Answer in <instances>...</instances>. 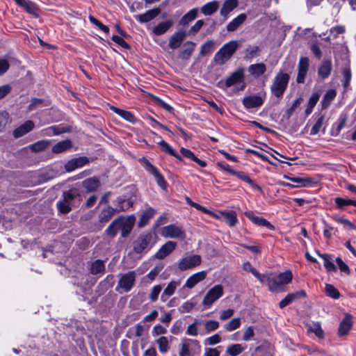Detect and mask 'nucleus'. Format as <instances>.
<instances>
[{"label":"nucleus","mask_w":356,"mask_h":356,"mask_svg":"<svg viewBox=\"0 0 356 356\" xmlns=\"http://www.w3.org/2000/svg\"><path fill=\"white\" fill-rule=\"evenodd\" d=\"M136 277V271H129L122 275L118 281V287L122 289L124 292H129L135 284Z\"/></svg>","instance_id":"nucleus-9"},{"label":"nucleus","mask_w":356,"mask_h":356,"mask_svg":"<svg viewBox=\"0 0 356 356\" xmlns=\"http://www.w3.org/2000/svg\"><path fill=\"white\" fill-rule=\"evenodd\" d=\"M172 25L173 21L170 19L160 22L152 29V32L156 35H163L170 29Z\"/></svg>","instance_id":"nucleus-28"},{"label":"nucleus","mask_w":356,"mask_h":356,"mask_svg":"<svg viewBox=\"0 0 356 356\" xmlns=\"http://www.w3.org/2000/svg\"><path fill=\"white\" fill-rule=\"evenodd\" d=\"M135 222L134 216H122V236L127 237L131 231Z\"/></svg>","instance_id":"nucleus-24"},{"label":"nucleus","mask_w":356,"mask_h":356,"mask_svg":"<svg viewBox=\"0 0 356 356\" xmlns=\"http://www.w3.org/2000/svg\"><path fill=\"white\" fill-rule=\"evenodd\" d=\"M232 175H234L241 180L248 183L252 188H256L259 191H261V188L257 184H256L245 172L234 170V172H232Z\"/></svg>","instance_id":"nucleus-39"},{"label":"nucleus","mask_w":356,"mask_h":356,"mask_svg":"<svg viewBox=\"0 0 356 356\" xmlns=\"http://www.w3.org/2000/svg\"><path fill=\"white\" fill-rule=\"evenodd\" d=\"M245 215L255 225L270 228L273 227V226L268 221H267L266 219L263 218L255 216L254 213L251 211H246L245 213Z\"/></svg>","instance_id":"nucleus-32"},{"label":"nucleus","mask_w":356,"mask_h":356,"mask_svg":"<svg viewBox=\"0 0 356 356\" xmlns=\"http://www.w3.org/2000/svg\"><path fill=\"white\" fill-rule=\"evenodd\" d=\"M238 5V0H225L220 9V15L226 20L229 14L234 10Z\"/></svg>","instance_id":"nucleus-22"},{"label":"nucleus","mask_w":356,"mask_h":356,"mask_svg":"<svg viewBox=\"0 0 356 356\" xmlns=\"http://www.w3.org/2000/svg\"><path fill=\"white\" fill-rule=\"evenodd\" d=\"M218 327L219 323L216 321L209 320L204 323V328L208 333L217 330Z\"/></svg>","instance_id":"nucleus-62"},{"label":"nucleus","mask_w":356,"mask_h":356,"mask_svg":"<svg viewBox=\"0 0 356 356\" xmlns=\"http://www.w3.org/2000/svg\"><path fill=\"white\" fill-rule=\"evenodd\" d=\"M19 6L24 8L26 12L31 15H37V6L34 3H33L30 0H24Z\"/></svg>","instance_id":"nucleus-49"},{"label":"nucleus","mask_w":356,"mask_h":356,"mask_svg":"<svg viewBox=\"0 0 356 356\" xmlns=\"http://www.w3.org/2000/svg\"><path fill=\"white\" fill-rule=\"evenodd\" d=\"M318 255L324 261V266L328 272L337 271V267L333 263V257L328 254H321L318 252Z\"/></svg>","instance_id":"nucleus-34"},{"label":"nucleus","mask_w":356,"mask_h":356,"mask_svg":"<svg viewBox=\"0 0 356 356\" xmlns=\"http://www.w3.org/2000/svg\"><path fill=\"white\" fill-rule=\"evenodd\" d=\"M259 48L255 45H250L245 49V57L248 59L254 58L259 55Z\"/></svg>","instance_id":"nucleus-57"},{"label":"nucleus","mask_w":356,"mask_h":356,"mask_svg":"<svg viewBox=\"0 0 356 356\" xmlns=\"http://www.w3.org/2000/svg\"><path fill=\"white\" fill-rule=\"evenodd\" d=\"M143 168L150 174L154 176L158 185L162 188H165L166 186L165 180L163 176L160 173L157 168L152 164L147 159L143 158L141 160Z\"/></svg>","instance_id":"nucleus-8"},{"label":"nucleus","mask_w":356,"mask_h":356,"mask_svg":"<svg viewBox=\"0 0 356 356\" xmlns=\"http://www.w3.org/2000/svg\"><path fill=\"white\" fill-rule=\"evenodd\" d=\"M263 103L264 98L259 95L245 97L243 99V104L248 109L259 107Z\"/></svg>","instance_id":"nucleus-15"},{"label":"nucleus","mask_w":356,"mask_h":356,"mask_svg":"<svg viewBox=\"0 0 356 356\" xmlns=\"http://www.w3.org/2000/svg\"><path fill=\"white\" fill-rule=\"evenodd\" d=\"M343 76V87L347 88L349 85L352 77L350 67L349 66L345 67L342 70Z\"/></svg>","instance_id":"nucleus-56"},{"label":"nucleus","mask_w":356,"mask_h":356,"mask_svg":"<svg viewBox=\"0 0 356 356\" xmlns=\"http://www.w3.org/2000/svg\"><path fill=\"white\" fill-rule=\"evenodd\" d=\"M245 347L242 346L241 344L236 343L230 346H228L226 352L230 356H237L240 355L244 350Z\"/></svg>","instance_id":"nucleus-47"},{"label":"nucleus","mask_w":356,"mask_h":356,"mask_svg":"<svg viewBox=\"0 0 356 356\" xmlns=\"http://www.w3.org/2000/svg\"><path fill=\"white\" fill-rule=\"evenodd\" d=\"M167 333V328L160 324H156L154 326L152 330V336H159Z\"/></svg>","instance_id":"nucleus-64"},{"label":"nucleus","mask_w":356,"mask_h":356,"mask_svg":"<svg viewBox=\"0 0 356 356\" xmlns=\"http://www.w3.org/2000/svg\"><path fill=\"white\" fill-rule=\"evenodd\" d=\"M111 109L114 113H115L116 114H118V115L122 117L123 119H124L125 120H127L129 122H131V123H135L136 118H135L134 115L131 112L118 108L115 106H112L111 108Z\"/></svg>","instance_id":"nucleus-40"},{"label":"nucleus","mask_w":356,"mask_h":356,"mask_svg":"<svg viewBox=\"0 0 356 356\" xmlns=\"http://www.w3.org/2000/svg\"><path fill=\"white\" fill-rule=\"evenodd\" d=\"M319 98L320 95L318 92H315L311 96L309 100L307 108L305 110V113L307 115H309L312 112L313 108L316 106Z\"/></svg>","instance_id":"nucleus-53"},{"label":"nucleus","mask_w":356,"mask_h":356,"mask_svg":"<svg viewBox=\"0 0 356 356\" xmlns=\"http://www.w3.org/2000/svg\"><path fill=\"white\" fill-rule=\"evenodd\" d=\"M266 71V67L265 64L260 63L257 64H253L249 66L248 72L252 76L259 77Z\"/></svg>","instance_id":"nucleus-37"},{"label":"nucleus","mask_w":356,"mask_h":356,"mask_svg":"<svg viewBox=\"0 0 356 356\" xmlns=\"http://www.w3.org/2000/svg\"><path fill=\"white\" fill-rule=\"evenodd\" d=\"M100 186V182L97 177H90L83 181V186L88 191H95Z\"/></svg>","instance_id":"nucleus-33"},{"label":"nucleus","mask_w":356,"mask_h":356,"mask_svg":"<svg viewBox=\"0 0 356 356\" xmlns=\"http://www.w3.org/2000/svg\"><path fill=\"white\" fill-rule=\"evenodd\" d=\"M49 145L47 140H40L29 146L30 149L33 152H39L46 149Z\"/></svg>","instance_id":"nucleus-46"},{"label":"nucleus","mask_w":356,"mask_h":356,"mask_svg":"<svg viewBox=\"0 0 356 356\" xmlns=\"http://www.w3.org/2000/svg\"><path fill=\"white\" fill-rule=\"evenodd\" d=\"M152 234L147 233L140 235L134 243V250L136 253L147 251L152 248Z\"/></svg>","instance_id":"nucleus-7"},{"label":"nucleus","mask_w":356,"mask_h":356,"mask_svg":"<svg viewBox=\"0 0 356 356\" xmlns=\"http://www.w3.org/2000/svg\"><path fill=\"white\" fill-rule=\"evenodd\" d=\"M181 284L180 281H171L166 288L163 290V293L161 296V300L163 302H165L168 297L172 296L177 289Z\"/></svg>","instance_id":"nucleus-30"},{"label":"nucleus","mask_w":356,"mask_h":356,"mask_svg":"<svg viewBox=\"0 0 356 356\" xmlns=\"http://www.w3.org/2000/svg\"><path fill=\"white\" fill-rule=\"evenodd\" d=\"M241 321L239 318H234L228 323H225L223 327L227 332H232L241 326Z\"/></svg>","instance_id":"nucleus-48"},{"label":"nucleus","mask_w":356,"mask_h":356,"mask_svg":"<svg viewBox=\"0 0 356 356\" xmlns=\"http://www.w3.org/2000/svg\"><path fill=\"white\" fill-rule=\"evenodd\" d=\"M34 128V123L31 120L26 121L18 128L15 129L13 131V136L15 138H19L24 134H27Z\"/></svg>","instance_id":"nucleus-25"},{"label":"nucleus","mask_w":356,"mask_h":356,"mask_svg":"<svg viewBox=\"0 0 356 356\" xmlns=\"http://www.w3.org/2000/svg\"><path fill=\"white\" fill-rule=\"evenodd\" d=\"M77 195L76 191H65L63 194V199L59 200L57 204V209L62 213H67L72 210L74 198Z\"/></svg>","instance_id":"nucleus-5"},{"label":"nucleus","mask_w":356,"mask_h":356,"mask_svg":"<svg viewBox=\"0 0 356 356\" xmlns=\"http://www.w3.org/2000/svg\"><path fill=\"white\" fill-rule=\"evenodd\" d=\"M202 262V258L198 254L186 256L181 259L179 263V268L184 271L199 266Z\"/></svg>","instance_id":"nucleus-11"},{"label":"nucleus","mask_w":356,"mask_h":356,"mask_svg":"<svg viewBox=\"0 0 356 356\" xmlns=\"http://www.w3.org/2000/svg\"><path fill=\"white\" fill-rule=\"evenodd\" d=\"M352 318L351 316L349 314H346L345 318L342 320V321L340 323L339 329H338V334L339 336H343L348 334V332L350 331V330L352 327Z\"/></svg>","instance_id":"nucleus-27"},{"label":"nucleus","mask_w":356,"mask_h":356,"mask_svg":"<svg viewBox=\"0 0 356 356\" xmlns=\"http://www.w3.org/2000/svg\"><path fill=\"white\" fill-rule=\"evenodd\" d=\"M161 289L162 288L161 285H155L152 288L149 295V298L152 302H154L158 300V297L161 291Z\"/></svg>","instance_id":"nucleus-59"},{"label":"nucleus","mask_w":356,"mask_h":356,"mask_svg":"<svg viewBox=\"0 0 356 356\" xmlns=\"http://www.w3.org/2000/svg\"><path fill=\"white\" fill-rule=\"evenodd\" d=\"M88 18H89L90 22L92 24L97 26L102 31H104L106 33H108L109 32V28L108 26H106V25L103 24L100 21L97 19L95 17H94L92 15H90Z\"/></svg>","instance_id":"nucleus-61"},{"label":"nucleus","mask_w":356,"mask_h":356,"mask_svg":"<svg viewBox=\"0 0 356 356\" xmlns=\"http://www.w3.org/2000/svg\"><path fill=\"white\" fill-rule=\"evenodd\" d=\"M334 202L339 209H343L348 205L356 207V200L348 198L336 197L334 199Z\"/></svg>","instance_id":"nucleus-50"},{"label":"nucleus","mask_w":356,"mask_h":356,"mask_svg":"<svg viewBox=\"0 0 356 356\" xmlns=\"http://www.w3.org/2000/svg\"><path fill=\"white\" fill-rule=\"evenodd\" d=\"M156 143L158 145L161 146L163 152L181 160V156L179 154H177V152L172 149V147L163 139H161L160 141H157Z\"/></svg>","instance_id":"nucleus-44"},{"label":"nucleus","mask_w":356,"mask_h":356,"mask_svg":"<svg viewBox=\"0 0 356 356\" xmlns=\"http://www.w3.org/2000/svg\"><path fill=\"white\" fill-rule=\"evenodd\" d=\"M46 106H47V104L45 103V102L42 99L33 98L31 100V103L28 106V110L29 111H32L38 108H41V107Z\"/></svg>","instance_id":"nucleus-54"},{"label":"nucleus","mask_w":356,"mask_h":356,"mask_svg":"<svg viewBox=\"0 0 356 356\" xmlns=\"http://www.w3.org/2000/svg\"><path fill=\"white\" fill-rule=\"evenodd\" d=\"M332 70V63L330 59H324L318 70L319 76L325 79L327 78Z\"/></svg>","instance_id":"nucleus-23"},{"label":"nucleus","mask_w":356,"mask_h":356,"mask_svg":"<svg viewBox=\"0 0 356 356\" xmlns=\"http://www.w3.org/2000/svg\"><path fill=\"white\" fill-rule=\"evenodd\" d=\"M89 163V159L86 156H80L68 161L65 165L67 172H72L76 168H81Z\"/></svg>","instance_id":"nucleus-14"},{"label":"nucleus","mask_w":356,"mask_h":356,"mask_svg":"<svg viewBox=\"0 0 356 356\" xmlns=\"http://www.w3.org/2000/svg\"><path fill=\"white\" fill-rule=\"evenodd\" d=\"M155 210L152 208H147L141 215L140 218L138 221V226L142 227L145 226L149 220L154 216Z\"/></svg>","instance_id":"nucleus-38"},{"label":"nucleus","mask_w":356,"mask_h":356,"mask_svg":"<svg viewBox=\"0 0 356 356\" xmlns=\"http://www.w3.org/2000/svg\"><path fill=\"white\" fill-rule=\"evenodd\" d=\"M195 305L196 302L193 301L192 300H190L183 303L181 306L179 308V310L181 313L189 312L193 309V307Z\"/></svg>","instance_id":"nucleus-60"},{"label":"nucleus","mask_w":356,"mask_h":356,"mask_svg":"<svg viewBox=\"0 0 356 356\" xmlns=\"http://www.w3.org/2000/svg\"><path fill=\"white\" fill-rule=\"evenodd\" d=\"M213 45V40H207L201 46L200 54L202 56H205L211 52Z\"/></svg>","instance_id":"nucleus-58"},{"label":"nucleus","mask_w":356,"mask_h":356,"mask_svg":"<svg viewBox=\"0 0 356 356\" xmlns=\"http://www.w3.org/2000/svg\"><path fill=\"white\" fill-rule=\"evenodd\" d=\"M238 47L239 43L236 40L225 43L214 55L213 61L219 65L225 64L234 54Z\"/></svg>","instance_id":"nucleus-1"},{"label":"nucleus","mask_w":356,"mask_h":356,"mask_svg":"<svg viewBox=\"0 0 356 356\" xmlns=\"http://www.w3.org/2000/svg\"><path fill=\"white\" fill-rule=\"evenodd\" d=\"M337 92L335 90H328L325 94L323 99L321 102L322 108L324 109L327 108L330 106V103L335 98Z\"/></svg>","instance_id":"nucleus-42"},{"label":"nucleus","mask_w":356,"mask_h":356,"mask_svg":"<svg viewBox=\"0 0 356 356\" xmlns=\"http://www.w3.org/2000/svg\"><path fill=\"white\" fill-rule=\"evenodd\" d=\"M221 216L225 222L231 227L234 226L237 222L236 216L234 212H224Z\"/></svg>","instance_id":"nucleus-51"},{"label":"nucleus","mask_w":356,"mask_h":356,"mask_svg":"<svg viewBox=\"0 0 356 356\" xmlns=\"http://www.w3.org/2000/svg\"><path fill=\"white\" fill-rule=\"evenodd\" d=\"M221 337L218 334H216L211 337L207 338L204 341L205 345L214 346L221 341Z\"/></svg>","instance_id":"nucleus-63"},{"label":"nucleus","mask_w":356,"mask_h":356,"mask_svg":"<svg viewBox=\"0 0 356 356\" xmlns=\"http://www.w3.org/2000/svg\"><path fill=\"white\" fill-rule=\"evenodd\" d=\"M309 66V60L307 57H300L298 63V72L296 81L299 83L305 82Z\"/></svg>","instance_id":"nucleus-13"},{"label":"nucleus","mask_w":356,"mask_h":356,"mask_svg":"<svg viewBox=\"0 0 356 356\" xmlns=\"http://www.w3.org/2000/svg\"><path fill=\"white\" fill-rule=\"evenodd\" d=\"M289 76L286 73L279 72L275 77L270 87L271 92L277 97L283 95L288 86Z\"/></svg>","instance_id":"nucleus-2"},{"label":"nucleus","mask_w":356,"mask_h":356,"mask_svg":"<svg viewBox=\"0 0 356 356\" xmlns=\"http://www.w3.org/2000/svg\"><path fill=\"white\" fill-rule=\"evenodd\" d=\"M188 33L184 30L174 33L169 38L168 46L171 49H178L186 39Z\"/></svg>","instance_id":"nucleus-12"},{"label":"nucleus","mask_w":356,"mask_h":356,"mask_svg":"<svg viewBox=\"0 0 356 356\" xmlns=\"http://www.w3.org/2000/svg\"><path fill=\"white\" fill-rule=\"evenodd\" d=\"M325 292L326 295L333 299H339L340 297V293L339 291L332 284H326L325 286Z\"/></svg>","instance_id":"nucleus-52"},{"label":"nucleus","mask_w":356,"mask_h":356,"mask_svg":"<svg viewBox=\"0 0 356 356\" xmlns=\"http://www.w3.org/2000/svg\"><path fill=\"white\" fill-rule=\"evenodd\" d=\"M244 78L243 72L242 70H238L233 72L229 77H227L225 81L224 84L226 88H229L238 83H241L243 81ZM221 83H223L222 81Z\"/></svg>","instance_id":"nucleus-18"},{"label":"nucleus","mask_w":356,"mask_h":356,"mask_svg":"<svg viewBox=\"0 0 356 356\" xmlns=\"http://www.w3.org/2000/svg\"><path fill=\"white\" fill-rule=\"evenodd\" d=\"M197 9H192L186 14H185L179 21V24L181 26H185L189 22L194 20L197 17Z\"/></svg>","instance_id":"nucleus-43"},{"label":"nucleus","mask_w":356,"mask_h":356,"mask_svg":"<svg viewBox=\"0 0 356 356\" xmlns=\"http://www.w3.org/2000/svg\"><path fill=\"white\" fill-rule=\"evenodd\" d=\"M196 44L191 41H187L184 44V49L179 51V56L183 60L188 59L192 55Z\"/></svg>","instance_id":"nucleus-29"},{"label":"nucleus","mask_w":356,"mask_h":356,"mask_svg":"<svg viewBox=\"0 0 356 356\" xmlns=\"http://www.w3.org/2000/svg\"><path fill=\"white\" fill-rule=\"evenodd\" d=\"M105 270V264L102 260L97 259L92 262L90 267V272L92 275L103 273Z\"/></svg>","instance_id":"nucleus-41"},{"label":"nucleus","mask_w":356,"mask_h":356,"mask_svg":"<svg viewBox=\"0 0 356 356\" xmlns=\"http://www.w3.org/2000/svg\"><path fill=\"white\" fill-rule=\"evenodd\" d=\"M306 293L303 290L296 291L294 293H289L283 300L279 303L280 308H284L289 305L293 301L300 299V298L305 297Z\"/></svg>","instance_id":"nucleus-19"},{"label":"nucleus","mask_w":356,"mask_h":356,"mask_svg":"<svg viewBox=\"0 0 356 356\" xmlns=\"http://www.w3.org/2000/svg\"><path fill=\"white\" fill-rule=\"evenodd\" d=\"M118 231L122 232V216L113 220L106 229V234L111 237L115 236Z\"/></svg>","instance_id":"nucleus-31"},{"label":"nucleus","mask_w":356,"mask_h":356,"mask_svg":"<svg viewBox=\"0 0 356 356\" xmlns=\"http://www.w3.org/2000/svg\"><path fill=\"white\" fill-rule=\"evenodd\" d=\"M218 8L219 2L212 1L204 5L201 8V11L204 15H211L217 11Z\"/></svg>","instance_id":"nucleus-35"},{"label":"nucleus","mask_w":356,"mask_h":356,"mask_svg":"<svg viewBox=\"0 0 356 356\" xmlns=\"http://www.w3.org/2000/svg\"><path fill=\"white\" fill-rule=\"evenodd\" d=\"M293 277L292 273L289 270L280 273L276 275H272V278L268 279V289L271 291H277L280 286L289 284Z\"/></svg>","instance_id":"nucleus-4"},{"label":"nucleus","mask_w":356,"mask_h":356,"mask_svg":"<svg viewBox=\"0 0 356 356\" xmlns=\"http://www.w3.org/2000/svg\"><path fill=\"white\" fill-rule=\"evenodd\" d=\"M247 15L245 13L238 15L233 19L227 25V31L228 32L235 31L240 26H241L246 20Z\"/></svg>","instance_id":"nucleus-26"},{"label":"nucleus","mask_w":356,"mask_h":356,"mask_svg":"<svg viewBox=\"0 0 356 356\" xmlns=\"http://www.w3.org/2000/svg\"><path fill=\"white\" fill-rule=\"evenodd\" d=\"M206 277L207 272L204 270L196 273L187 279L184 284V287L188 289H193L197 284L204 280Z\"/></svg>","instance_id":"nucleus-20"},{"label":"nucleus","mask_w":356,"mask_h":356,"mask_svg":"<svg viewBox=\"0 0 356 356\" xmlns=\"http://www.w3.org/2000/svg\"><path fill=\"white\" fill-rule=\"evenodd\" d=\"M191 345H194L198 348H200L198 341L191 339H185L181 345L179 356H193V353L190 349Z\"/></svg>","instance_id":"nucleus-17"},{"label":"nucleus","mask_w":356,"mask_h":356,"mask_svg":"<svg viewBox=\"0 0 356 356\" xmlns=\"http://www.w3.org/2000/svg\"><path fill=\"white\" fill-rule=\"evenodd\" d=\"M72 147V143L70 140H65L58 142L52 147V152L56 154L61 153L70 149Z\"/></svg>","instance_id":"nucleus-36"},{"label":"nucleus","mask_w":356,"mask_h":356,"mask_svg":"<svg viewBox=\"0 0 356 356\" xmlns=\"http://www.w3.org/2000/svg\"><path fill=\"white\" fill-rule=\"evenodd\" d=\"M324 119H325V117L323 115H320L317 118L316 123L314 124V125L313 126V127L311 129V132H310L311 135H316L320 131V130L321 129V128L323 125Z\"/></svg>","instance_id":"nucleus-55"},{"label":"nucleus","mask_w":356,"mask_h":356,"mask_svg":"<svg viewBox=\"0 0 356 356\" xmlns=\"http://www.w3.org/2000/svg\"><path fill=\"white\" fill-rule=\"evenodd\" d=\"M118 205L114 209L111 207L103 209L99 214V221L102 223L108 222L115 213L127 209L129 207V203L121 197L116 200Z\"/></svg>","instance_id":"nucleus-3"},{"label":"nucleus","mask_w":356,"mask_h":356,"mask_svg":"<svg viewBox=\"0 0 356 356\" xmlns=\"http://www.w3.org/2000/svg\"><path fill=\"white\" fill-rule=\"evenodd\" d=\"M161 13L159 8L147 10L145 13L136 16V19L140 23H147L156 18Z\"/></svg>","instance_id":"nucleus-21"},{"label":"nucleus","mask_w":356,"mask_h":356,"mask_svg":"<svg viewBox=\"0 0 356 356\" xmlns=\"http://www.w3.org/2000/svg\"><path fill=\"white\" fill-rule=\"evenodd\" d=\"M161 235L165 238H185L184 231L179 226L170 225L162 228Z\"/></svg>","instance_id":"nucleus-10"},{"label":"nucleus","mask_w":356,"mask_h":356,"mask_svg":"<svg viewBox=\"0 0 356 356\" xmlns=\"http://www.w3.org/2000/svg\"><path fill=\"white\" fill-rule=\"evenodd\" d=\"M156 343L159 346V350L162 353H165L170 349L169 341L167 337H160L156 340Z\"/></svg>","instance_id":"nucleus-45"},{"label":"nucleus","mask_w":356,"mask_h":356,"mask_svg":"<svg viewBox=\"0 0 356 356\" xmlns=\"http://www.w3.org/2000/svg\"><path fill=\"white\" fill-rule=\"evenodd\" d=\"M223 293L222 286L220 284L215 285L205 295L202 300V305L210 307L215 301L223 296Z\"/></svg>","instance_id":"nucleus-6"},{"label":"nucleus","mask_w":356,"mask_h":356,"mask_svg":"<svg viewBox=\"0 0 356 356\" xmlns=\"http://www.w3.org/2000/svg\"><path fill=\"white\" fill-rule=\"evenodd\" d=\"M177 243L169 241L163 245L159 251L155 254V257L159 259H163L170 254L176 248Z\"/></svg>","instance_id":"nucleus-16"}]
</instances>
